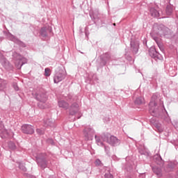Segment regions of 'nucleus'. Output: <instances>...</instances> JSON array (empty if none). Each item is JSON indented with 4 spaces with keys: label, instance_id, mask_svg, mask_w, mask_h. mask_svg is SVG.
<instances>
[{
    "label": "nucleus",
    "instance_id": "obj_26",
    "mask_svg": "<svg viewBox=\"0 0 178 178\" xmlns=\"http://www.w3.org/2000/svg\"><path fill=\"white\" fill-rule=\"evenodd\" d=\"M49 178H54V177H50Z\"/></svg>",
    "mask_w": 178,
    "mask_h": 178
},
{
    "label": "nucleus",
    "instance_id": "obj_2",
    "mask_svg": "<svg viewBox=\"0 0 178 178\" xmlns=\"http://www.w3.org/2000/svg\"><path fill=\"white\" fill-rule=\"evenodd\" d=\"M94 134H95V131L90 127H86L83 129V135L86 140H92L94 138Z\"/></svg>",
    "mask_w": 178,
    "mask_h": 178
},
{
    "label": "nucleus",
    "instance_id": "obj_8",
    "mask_svg": "<svg viewBox=\"0 0 178 178\" xmlns=\"http://www.w3.org/2000/svg\"><path fill=\"white\" fill-rule=\"evenodd\" d=\"M65 79V76L62 74H57L54 77V83H58L59 81H62Z\"/></svg>",
    "mask_w": 178,
    "mask_h": 178
},
{
    "label": "nucleus",
    "instance_id": "obj_4",
    "mask_svg": "<svg viewBox=\"0 0 178 178\" xmlns=\"http://www.w3.org/2000/svg\"><path fill=\"white\" fill-rule=\"evenodd\" d=\"M22 133L25 134H34V128L33 126L25 124L22 127Z\"/></svg>",
    "mask_w": 178,
    "mask_h": 178
},
{
    "label": "nucleus",
    "instance_id": "obj_15",
    "mask_svg": "<svg viewBox=\"0 0 178 178\" xmlns=\"http://www.w3.org/2000/svg\"><path fill=\"white\" fill-rule=\"evenodd\" d=\"M38 134H40V136L44 134V130L42 129H38L36 130Z\"/></svg>",
    "mask_w": 178,
    "mask_h": 178
},
{
    "label": "nucleus",
    "instance_id": "obj_5",
    "mask_svg": "<svg viewBox=\"0 0 178 178\" xmlns=\"http://www.w3.org/2000/svg\"><path fill=\"white\" fill-rule=\"evenodd\" d=\"M47 95H45V92H38L36 94V99L38 101L40 102H45L47 99Z\"/></svg>",
    "mask_w": 178,
    "mask_h": 178
},
{
    "label": "nucleus",
    "instance_id": "obj_10",
    "mask_svg": "<svg viewBox=\"0 0 178 178\" xmlns=\"http://www.w3.org/2000/svg\"><path fill=\"white\" fill-rule=\"evenodd\" d=\"M150 13L154 17H159V12L154 8L150 9Z\"/></svg>",
    "mask_w": 178,
    "mask_h": 178
},
{
    "label": "nucleus",
    "instance_id": "obj_19",
    "mask_svg": "<svg viewBox=\"0 0 178 178\" xmlns=\"http://www.w3.org/2000/svg\"><path fill=\"white\" fill-rule=\"evenodd\" d=\"M14 88L15 90V91H19V87L16 85H14Z\"/></svg>",
    "mask_w": 178,
    "mask_h": 178
},
{
    "label": "nucleus",
    "instance_id": "obj_1",
    "mask_svg": "<svg viewBox=\"0 0 178 178\" xmlns=\"http://www.w3.org/2000/svg\"><path fill=\"white\" fill-rule=\"evenodd\" d=\"M158 96L156 95H154L152 97L151 102L149 104V113L152 116H155L156 113H158L159 111V106H158Z\"/></svg>",
    "mask_w": 178,
    "mask_h": 178
},
{
    "label": "nucleus",
    "instance_id": "obj_18",
    "mask_svg": "<svg viewBox=\"0 0 178 178\" xmlns=\"http://www.w3.org/2000/svg\"><path fill=\"white\" fill-rule=\"evenodd\" d=\"M95 165H96V166H99L100 165H101V161H100V160L99 159H97L96 161H95Z\"/></svg>",
    "mask_w": 178,
    "mask_h": 178
},
{
    "label": "nucleus",
    "instance_id": "obj_9",
    "mask_svg": "<svg viewBox=\"0 0 178 178\" xmlns=\"http://www.w3.org/2000/svg\"><path fill=\"white\" fill-rule=\"evenodd\" d=\"M58 106L63 108V109H67V108H69V104L66 103L65 101H60L58 102Z\"/></svg>",
    "mask_w": 178,
    "mask_h": 178
},
{
    "label": "nucleus",
    "instance_id": "obj_12",
    "mask_svg": "<svg viewBox=\"0 0 178 178\" xmlns=\"http://www.w3.org/2000/svg\"><path fill=\"white\" fill-rule=\"evenodd\" d=\"M44 76H47V77H49V76H51V69L45 68Z\"/></svg>",
    "mask_w": 178,
    "mask_h": 178
},
{
    "label": "nucleus",
    "instance_id": "obj_17",
    "mask_svg": "<svg viewBox=\"0 0 178 178\" xmlns=\"http://www.w3.org/2000/svg\"><path fill=\"white\" fill-rule=\"evenodd\" d=\"M45 123H46V124H47V126H51V123H52V120L49 119L45 121Z\"/></svg>",
    "mask_w": 178,
    "mask_h": 178
},
{
    "label": "nucleus",
    "instance_id": "obj_21",
    "mask_svg": "<svg viewBox=\"0 0 178 178\" xmlns=\"http://www.w3.org/2000/svg\"><path fill=\"white\" fill-rule=\"evenodd\" d=\"M2 89V85L0 83V90Z\"/></svg>",
    "mask_w": 178,
    "mask_h": 178
},
{
    "label": "nucleus",
    "instance_id": "obj_14",
    "mask_svg": "<svg viewBox=\"0 0 178 178\" xmlns=\"http://www.w3.org/2000/svg\"><path fill=\"white\" fill-rule=\"evenodd\" d=\"M104 178H113V175L111 172H107L105 174Z\"/></svg>",
    "mask_w": 178,
    "mask_h": 178
},
{
    "label": "nucleus",
    "instance_id": "obj_20",
    "mask_svg": "<svg viewBox=\"0 0 178 178\" xmlns=\"http://www.w3.org/2000/svg\"><path fill=\"white\" fill-rule=\"evenodd\" d=\"M11 148L12 149H15L16 148V146L15 145V144L13 143V147Z\"/></svg>",
    "mask_w": 178,
    "mask_h": 178
},
{
    "label": "nucleus",
    "instance_id": "obj_25",
    "mask_svg": "<svg viewBox=\"0 0 178 178\" xmlns=\"http://www.w3.org/2000/svg\"><path fill=\"white\" fill-rule=\"evenodd\" d=\"M95 138H97V136H95Z\"/></svg>",
    "mask_w": 178,
    "mask_h": 178
},
{
    "label": "nucleus",
    "instance_id": "obj_16",
    "mask_svg": "<svg viewBox=\"0 0 178 178\" xmlns=\"http://www.w3.org/2000/svg\"><path fill=\"white\" fill-rule=\"evenodd\" d=\"M166 13H167V15H170V13H172V8L167 7Z\"/></svg>",
    "mask_w": 178,
    "mask_h": 178
},
{
    "label": "nucleus",
    "instance_id": "obj_24",
    "mask_svg": "<svg viewBox=\"0 0 178 178\" xmlns=\"http://www.w3.org/2000/svg\"><path fill=\"white\" fill-rule=\"evenodd\" d=\"M40 106V108H42V107H41V106Z\"/></svg>",
    "mask_w": 178,
    "mask_h": 178
},
{
    "label": "nucleus",
    "instance_id": "obj_13",
    "mask_svg": "<svg viewBox=\"0 0 178 178\" xmlns=\"http://www.w3.org/2000/svg\"><path fill=\"white\" fill-rule=\"evenodd\" d=\"M41 35L42 37H47V32L45 31V29L44 28L41 29Z\"/></svg>",
    "mask_w": 178,
    "mask_h": 178
},
{
    "label": "nucleus",
    "instance_id": "obj_3",
    "mask_svg": "<svg viewBox=\"0 0 178 178\" xmlns=\"http://www.w3.org/2000/svg\"><path fill=\"white\" fill-rule=\"evenodd\" d=\"M0 137L1 138H12L13 137V132L3 128L0 130Z\"/></svg>",
    "mask_w": 178,
    "mask_h": 178
},
{
    "label": "nucleus",
    "instance_id": "obj_6",
    "mask_svg": "<svg viewBox=\"0 0 178 178\" xmlns=\"http://www.w3.org/2000/svg\"><path fill=\"white\" fill-rule=\"evenodd\" d=\"M77 112H79V104L77 103H74L70 108V115L73 116L76 115Z\"/></svg>",
    "mask_w": 178,
    "mask_h": 178
},
{
    "label": "nucleus",
    "instance_id": "obj_23",
    "mask_svg": "<svg viewBox=\"0 0 178 178\" xmlns=\"http://www.w3.org/2000/svg\"><path fill=\"white\" fill-rule=\"evenodd\" d=\"M113 26H116V24H115V23H114V24H113Z\"/></svg>",
    "mask_w": 178,
    "mask_h": 178
},
{
    "label": "nucleus",
    "instance_id": "obj_22",
    "mask_svg": "<svg viewBox=\"0 0 178 178\" xmlns=\"http://www.w3.org/2000/svg\"><path fill=\"white\" fill-rule=\"evenodd\" d=\"M22 66H23V64H20V66H19V67H22Z\"/></svg>",
    "mask_w": 178,
    "mask_h": 178
},
{
    "label": "nucleus",
    "instance_id": "obj_7",
    "mask_svg": "<svg viewBox=\"0 0 178 178\" xmlns=\"http://www.w3.org/2000/svg\"><path fill=\"white\" fill-rule=\"evenodd\" d=\"M108 144L111 145H119L120 144V140L118 139V138L115 136H111L108 140Z\"/></svg>",
    "mask_w": 178,
    "mask_h": 178
},
{
    "label": "nucleus",
    "instance_id": "obj_11",
    "mask_svg": "<svg viewBox=\"0 0 178 178\" xmlns=\"http://www.w3.org/2000/svg\"><path fill=\"white\" fill-rule=\"evenodd\" d=\"M134 102L136 105H143V104L145 102L144 98L139 97L135 99Z\"/></svg>",
    "mask_w": 178,
    "mask_h": 178
}]
</instances>
